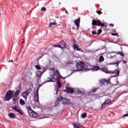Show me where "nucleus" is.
<instances>
[{
  "label": "nucleus",
  "mask_w": 128,
  "mask_h": 128,
  "mask_svg": "<svg viewBox=\"0 0 128 128\" xmlns=\"http://www.w3.org/2000/svg\"><path fill=\"white\" fill-rule=\"evenodd\" d=\"M68 64H73L74 66L76 64V70H74V72H81L84 68V66H86V64L84 62H72L71 63H68Z\"/></svg>",
  "instance_id": "1"
},
{
  "label": "nucleus",
  "mask_w": 128,
  "mask_h": 128,
  "mask_svg": "<svg viewBox=\"0 0 128 128\" xmlns=\"http://www.w3.org/2000/svg\"><path fill=\"white\" fill-rule=\"evenodd\" d=\"M66 91L67 94H74V92H76V94H84V92H82V90H80V89L76 88L75 90H74L68 87L66 88Z\"/></svg>",
  "instance_id": "2"
},
{
  "label": "nucleus",
  "mask_w": 128,
  "mask_h": 128,
  "mask_svg": "<svg viewBox=\"0 0 128 128\" xmlns=\"http://www.w3.org/2000/svg\"><path fill=\"white\" fill-rule=\"evenodd\" d=\"M13 92L14 91L12 90H9L6 92L4 98V100H5V102L8 101L10 100L12 98V97L14 96Z\"/></svg>",
  "instance_id": "3"
},
{
  "label": "nucleus",
  "mask_w": 128,
  "mask_h": 128,
  "mask_svg": "<svg viewBox=\"0 0 128 128\" xmlns=\"http://www.w3.org/2000/svg\"><path fill=\"white\" fill-rule=\"evenodd\" d=\"M101 70L104 72H105V74H114L117 73V76H120V71L118 70H116L114 71H110V70H108V69H106V68H101Z\"/></svg>",
  "instance_id": "4"
},
{
  "label": "nucleus",
  "mask_w": 128,
  "mask_h": 128,
  "mask_svg": "<svg viewBox=\"0 0 128 128\" xmlns=\"http://www.w3.org/2000/svg\"><path fill=\"white\" fill-rule=\"evenodd\" d=\"M92 26H102V28L104 26V23H102L100 20H93L92 22Z\"/></svg>",
  "instance_id": "5"
},
{
  "label": "nucleus",
  "mask_w": 128,
  "mask_h": 128,
  "mask_svg": "<svg viewBox=\"0 0 128 128\" xmlns=\"http://www.w3.org/2000/svg\"><path fill=\"white\" fill-rule=\"evenodd\" d=\"M27 110L30 116H32L33 118H38V114L32 110L30 106L27 107Z\"/></svg>",
  "instance_id": "6"
},
{
  "label": "nucleus",
  "mask_w": 128,
  "mask_h": 128,
  "mask_svg": "<svg viewBox=\"0 0 128 128\" xmlns=\"http://www.w3.org/2000/svg\"><path fill=\"white\" fill-rule=\"evenodd\" d=\"M30 92H32V88H29L27 90L25 91L24 92H23L22 94V96L26 100L28 98V94H30Z\"/></svg>",
  "instance_id": "7"
},
{
  "label": "nucleus",
  "mask_w": 128,
  "mask_h": 128,
  "mask_svg": "<svg viewBox=\"0 0 128 128\" xmlns=\"http://www.w3.org/2000/svg\"><path fill=\"white\" fill-rule=\"evenodd\" d=\"M38 90H40V88L38 89L36 92L35 93L34 98V101L35 102L37 103V104H40V100H38Z\"/></svg>",
  "instance_id": "8"
},
{
  "label": "nucleus",
  "mask_w": 128,
  "mask_h": 128,
  "mask_svg": "<svg viewBox=\"0 0 128 128\" xmlns=\"http://www.w3.org/2000/svg\"><path fill=\"white\" fill-rule=\"evenodd\" d=\"M112 102V101L110 99H106L104 102L102 104V108H106L108 104H110V103Z\"/></svg>",
  "instance_id": "9"
},
{
  "label": "nucleus",
  "mask_w": 128,
  "mask_h": 128,
  "mask_svg": "<svg viewBox=\"0 0 128 128\" xmlns=\"http://www.w3.org/2000/svg\"><path fill=\"white\" fill-rule=\"evenodd\" d=\"M60 48H64L66 46V44L64 41H61L58 43Z\"/></svg>",
  "instance_id": "10"
},
{
  "label": "nucleus",
  "mask_w": 128,
  "mask_h": 128,
  "mask_svg": "<svg viewBox=\"0 0 128 128\" xmlns=\"http://www.w3.org/2000/svg\"><path fill=\"white\" fill-rule=\"evenodd\" d=\"M74 22L76 26L77 27V30H78L80 28V18H78L74 20Z\"/></svg>",
  "instance_id": "11"
},
{
  "label": "nucleus",
  "mask_w": 128,
  "mask_h": 128,
  "mask_svg": "<svg viewBox=\"0 0 128 128\" xmlns=\"http://www.w3.org/2000/svg\"><path fill=\"white\" fill-rule=\"evenodd\" d=\"M110 82V80H100V84L102 85L106 86Z\"/></svg>",
  "instance_id": "12"
},
{
  "label": "nucleus",
  "mask_w": 128,
  "mask_h": 128,
  "mask_svg": "<svg viewBox=\"0 0 128 128\" xmlns=\"http://www.w3.org/2000/svg\"><path fill=\"white\" fill-rule=\"evenodd\" d=\"M73 48L74 50H78V52H80L81 50L80 48V46H78V44H74L73 45Z\"/></svg>",
  "instance_id": "13"
},
{
  "label": "nucleus",
  "mask_w": 128,
  "mask_h": 128,
  "mask_svg": "<svg viewBox=\"0 0 128 128\" xmlns=\"http://www.w3.org/2000/svg\"><path fill=\"white\" fill-rule=\"evenodd\" d=\"M56 74L57 76H60V78H64V80H66V78H68V76L62 77V76L60 75V72L58 70H56Z\"/></svg>",
  "instance_id": "14"
},
{
  "label": "nucleus",
  "mask_w": 128,
  "mask_h": 128,
  "mask_svg": "<svg viewBox=\"0 0 128 128\" xmlns=\"http://www.w3.org/2000/svg\"><path fill=\"white\" fill-rule=\"evenodd\" d=\"M8 116L10 118H16V114L14 113H10Z\"/></svg>",
  "instance_id": "15"
},
{
  "label": "nucleus",
  "mask_w": 128,
  "mask_h": 128,
  "mask_svg": "<svg viewBox=\"0 0 128 128\" xmlns=\"http://www.w3.org/2000/svg\"><path fill=\"white\" fill-rule=\"evenodd\" d=\"M91 70H93V72H96V71L98 70H100V67L98 66H94L93 68H92Z\"/></svg>",
  "instance_id": "16"
},
{
  "label": "nucleus",
  "mask_w": 128,
  "mask_h": 128,
  "mask_svg": "<svg viewBox=\"0 0 128 128\" xmlns=\"http://www.w3.org/2000/svg\"><path fill=\"white\" fill-rule=\"evenodd\" d=\"M36 76L38 78H40V76H42V72H40V71H38V72H36Z\"/></svg>",
  "instance_id": "17"
},
{
  "label": "nucleus",
  "mask_w": 128,
  "mask_h": 128,
  "mask_svg": "<svg viewBox=\"0 0 128 128\" xmlns=\"http://www.w3.org/2000/svg\"><path fill=\"white\" fill-rule=\"evenodd\" d=\"M120 64V61L118 60L116 62L110 63V64H116V66H118V64Z\"/></svg>",
  "instance_id": "18"
},
{
  "label": "nucleus",
  "mask_w": 128,
  "mask_h": 128,
  "mask_svg": "<svg viewBox=\"0 0 128 128\" xmlns=\"http://www.w3.org/2000/svg\"><path fill=\"white\" fill-rule=\"evenodd\" d=\"M20 90H17L15 92V93H14V96L18 97V96H20Z\"/></svg>",
  "instance_id": "19"
},
{
  "label": "nucleus",
  "mask_w": 128,
  "mask_h": 128,
  "mask_svg": "<svg viewBox=\"0 0 128 128\" xmlns=\"http://www.w3.org/2000/svg\"><path fill=\"white\" fill-rule=\"evenodd\" d=\"M20 104L21 106H24L26 104V102L22 99H20Z\"/></svg>",
  "instance_id": "20"
},
{
  "label": "nucleus",
  "mask_w": 128,
  "mask_h": 128,
  "mask_svg": "<svg viewBox=\"0 0 128 128\" xmlns=\"http://www.w3.org/2000/svg\"><path fill=\"white\" fill-rule=\"evenodd\" d=\"M116 54H120L121 56H124V54L122 52H116Z\"/></svg>",
  "instance_id": "21"
},
{
  "label": "nucleus",
  "mask_w": 128,
  "mask_h": 128,
  "mask_svg": "<svg viewBox=\"0 0 128 128\" xmlns=\"http://www.w3.org/2000/svg\"><path fill=\"white\" fill-rule=\"evenodd\" d=\"M56 84H58V88H62V82H60V80L57 81Z\"/></svg>",
  "instance_id": "22"
},
{
  "label": "nucleus",
  "mask_w": 128,
  "mask_h": 128,
  "mask_svg": "<svg viewBox=\"0 0 128 128\" xmlns=\"http://www.w3.org/2000/svg\"><path fill=\"white\" fill-rule=\"evenodd\" d=\"M11 108H12V110H16V112H18V110L19 108L18 107V106H12Z\"/></svg>",
  "instance_id": "23"
},
{
  "label": "nucleus",
  "mask_w": 128,
  "mask_h": 128,
  "mask_svg": "<svg viewBox=\"0 0 128 128\" xmlns=\"http://www.w3.org/2000/svg\"><path fill=\"white\" fill-rule=\"evenodd\" d=\"M104 60V56H101L99 58V62H102Z\"/></svg>",
  "instance_id": "24"
},
{
  "label": "nucleus",
  "mask_w": 128,
  "mask_h": 128,
  "mask_svg": "<svg viewBox=\"0 0 128 128\" xmlns=\"http://www.w3.org/2000/svg\"><path fill=\"white\" fill-rule=\"evenodd\" d=\"M12 100L14 102H16V100H18V96H14Z\"/></svg>",
  "instance_id": "25"
},
{
  "label": "nucleus",
  "mask_w": 128,
  "mask_h": 128,
  "mask_svg": "<svg viewBox=\"0 0 128 128\" xmlns=\"http://www.w3.org/2000/svg\"><path fill=\"white\" fill-rule=\"evenodd\" d=\"M87 114L86 113H84V114H82V115H81V118H85L86 117V116H87Z\"/></svg>",
  "instance_id": "26"
},
{
  "label": "nucleus",
  "mask_w": 128,
  "mask_h": 128,
  "mask_svg": "<svg viewBox=\"0 0 128 128\" xmlns=\"http://www.w3.org/2000/svg\"><path fill=\"white\" fill-rule=\"evenodd\" d=\"M56 24V22H51L50 24L48 25V27L49 28H52V26H54Z\"/></svg>",
  "instance_id": "27"
},
{
  "label": "nucleus",
  "mask_w": 128,
  "mask_h": 128,
  "mask_svg": "<svg viewBox=\"0 0 128 128\" xmlns=\"http://www.w3.org/2000/svg\"><path fill=\"white\" fill-rule=\"evenodd\" d=\"M96 90H98V88H94L90 92V94H92V92H96Z\"/></svg>",
  "instance_id": "28"
},
{
  "label": "nucleus",
  "mask_w": 128,
  "mask_h": 128,
  "mask_svg": "<svg viewBox=\"0 0 128 128\" xmlns=\"http://www.w3.org/2000/svg\"><path fill=\"white\" fill-rule=\"evenodd\" d=\"M16 112H18L20 114H22V116L24 115V113H22V112L20 110V108L18 109V110H17Z\"/></svg>",
  "instance_id": "29"
},
{
  "label": "nucleus",
  "mask_w": 128,
  "mask_h": 128,
  "mask_svg": "<svg viewBox=\"0 0 128 128\" xmlns=\"http://www.w3.org/2000/svg\"><path fill=\"white\" fill-rule=\"evenodd\" d=\"M35 68H36V70H42V68L38 65H36Z\"/></svg>",
  "instance_id": "30"
},
{
  "label": "nucleus",
  "mask_w": 128,
  "mask_h": 128,
  "mask_svg": "<svg viewBox=\"0 0 128 128\" xmlns=\"http://www.w3.org/2000/svg\"><path fill=\"white\" fill-rule=\"evenodd\" d=\"M111 34H112V36H118V33L112 32Z\"/></svg>",
  "instance_id": "31"
},
{
  "label": "nucleus",
  "mask_w": 128,
  "mask_h": 128,
  "mask_svg": "<svg viewBox=\"0 0 128 128\" xmlns=\"http://www.w3.org/2000/svg\"><path fill=\"white\" fill-rule=\"evenodd\" d=\"M40 10L41 12H43V10H44V12H46V8L45 7H42Z\"/></svg>",
  "instance_id": "32"
},
{
  "label": "nucleus",
  "mask_w": 128,
  "mask_h": 128,
  "mask_svg": "<svg viewBox=\"0 0 128 128\" xmlns=\"http://www.w3.org/2000/svg\"><path fill=\"white\" fill-rule=\"evenodd\" d=\"M74 128H80V126H76V124L74 123Z\"/></svg>",
  "instance_id": "33"
},
{
  "label": "nucleus",
  "mask_w": 128,
  "mask_h": 128,
  "mask_svg": "<svg viewBox=\"0 0 128 128\" xmlns=\"http://www.w3.org/2000/svg\"><path fill=\"white\" fill-rule=\"evenodd\" d=\"M96 12L98 14H102V11L100 10H96Z\"/></svg>",
  "instance_id": "34"
},
{
  "label": "nucleus",
  "mask_w": 128,
  "mask_h": 128,
  "mask_svg": "<svg viewBox=\"0 0 128 128\" xmlns=\"http://www.w3.org/2000/svg\"><path fill=\"white\" fill-rule=\"evenodd\" d=\"M50 82H56V79L54 78H52L50 80Z\"/></svg>",
  "instance_id": "35"
},
{
  "label": "nucleus",
  "mask_w": 128,
  "mask_h": 128,
  "mask_svg": "<svg viewBox=\"0 0 128 128\" xmlns=\"http://www.w3.org/2000/svg\"><path fill=\"white\" fill-rule=\"evenodd\" d=\"M100 34H102V29H99L98 30V32L97 33V34L98 35Z\"/></svg>",
  "instance_id": "36"
},
{
  "label": "nucleus",
  "mask_w": 128,
  "mask_h": 128,
  "mask_svg": "<svg viewBox=\"0 0 128 128\" xmlns=\"http://www.w3.org/2000/svg\"><path fill=\"white\" fill-rule=\"evenodd\" d=\"M53 47H54V48H60V46L58 45V43L56 45H54V46H53Z\"/></svg>",
  "instance_id": "37"
},
{
  "label": "nucleus",
  "mask_w": 128,
  "mask_h": 128,
  "mask_svg": "<svg viewBox=\"0 0 128 128\" xmlns=\"http://www.w3.org/2000/svg\"><path fill=\"white\" fill-rule=\"evenodd\" d=\"M92 34H98V32H96V31H92Z\"/></svg>",
  "instance_id": "38"
},
{
  "label": "nucleus",
  "mask_w": 128,
  "mask_h": 128,
  "mask_svg": "<svg viewBox=\"0 0 128 128\" xmlns=\"http://www.w3.org/2000/svg\"><path fill=\"white\" fill-rule=\"evenodd\" d=\"M60 80V78L58 76V75L57 78H56L57 82H58V80Z\"/></svg>",
  "instance_id": "39"
},
{
  "label": "nucleus",
  "mask_w": 128,
  "mask_h": 128,
  "mask_svg": "<svg viewBox=\"0 0 128 128\" xmlns=\"http://www.w3.org/2000/svg\"><path fill=\"white\" fill-rule=\"evenodd\" d=\"M126 116H128V114H124L122 118H126Z\"/></svg>",
  "instance_id": "40"
},
{
  "label": "nucleus",
  "mask_w": 128,
  "mask_h": 128,
  "mask_svg": "<svg viewBox=\"0 0 128 128\" xmlns=\"http://www.w3.org/2000/svg\"><path fill=\"white\" fill-rule=\"evenodd\" d=\"M76 124L78 126H79V128H80V122H77V124Z\"/></svg>",
  "instance_id": "41"
},
{
  "label": "nucleus",
  "mask_w": 128,
  "mask_h": 128,
  "mask_svg": "<svg viewBox=\"0 0 128 128\" xmlns=\"http://www.w3.org/2000/svg\"><path fill=\"white\" fill-rule=\"evenodd\" d=\"M110 26H114V24H110Z\"/></svg>",
  "instance_id": "42"
},
{
  "label": "nucleus",
  "mask_w": 128,
  "mask_h": 128,
  "mask_svg": "<svg viewBox=\"0 0 128 128\" xmlns=\"http://www.w3.org/2000/svg\"><path fill=\"white\" fill-rule=\"evenodd\" d=\"M65 104H70V102H66Z\"/></svg>",
  "instance_id": "43"
},
{
  "label": "nucleus",
  "mask_w": 128,
  "mask_h": 128,
  "mask_svg": "<svg viewBox=\"0 0 128 128\" xmlns=\"http://www.w3.org/2000/svg\"><path fill=\"white\" fill-rule=\"evenodd\" d=\"M44 83L40 85H39V88H40V86H42Z\"/></svg>",
  "instance_id": "44"
},
{
  "label": "nucleus",
  "mask_w": 128,
  "mask_h": 128,
  "mask_svg": "<svg viewBox=\"0 0 128 128\" xmlns=\"http://www.w3.org/2000/svg\"><path fill=\"white\" fill-rule=\"evenodd\" d=\"M65 12L66 14H68V10H66Z\"/></svg>",
  "instance_id": "45"
},
{
  "label": "nucleus",
  "mask_w": 128,
  "mask_h": 128,
  "mask_svg": "<svg viewBox=\"0 0 128 128\" xmlns=\"http://www.w3.org/2000/svg\"><path fill=\"white\" fill-rule=\"evenodd\" d=\"M123 62H124V64H126V61L124 60H123Z\"/></svg>",
  "instance_id": "46"
},
{
  "label": "nucleus",
  "mask_w": 128,
  "mask_h": 128,
  "mask_svg": "<svg viewBox=\"0 0 128 128\" xmlns=\"http://www.w3.org/2000/svg\"><path fill=\"white\" fill-rule=\"evenodd\" d=\"M8 62H12V60L11 61H9Z\"/></svg>",
  "instance_id": "47"
},
{
  "label": "nucleus",
  "mask_w": 128,
  "mask_h": 128,
  "mask_svg": "<svg viewBox=\"0 0 128 128\" xmlns=\"http://www.w3.org/2000/svg\"><path fill=\"white\" fill-rule=\"evenodd\" d=\"M1 15H2V14H0V16Z\"/></svg>",
  "instance_id": "48"
},
{
  "label": "nucleus",
  "mask_w": 128,
  "mask_h": 128,
  "mask_svg": "<svg viewBox=\"0 0 128 128\" xmlns=\"http://www.w3.org/2000/svg\"><path fill=\"white\" fill-rule=\"evenodd\" d=\"M59 4H61V3H60V2Z\"/></svg>",
  "instance_id": "49"
}]
</instances>
